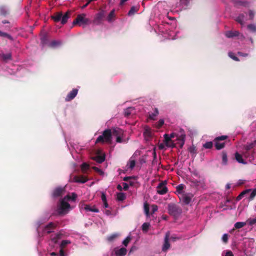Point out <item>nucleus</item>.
I'll list each match as a JSON object with an SVG mask.
<instances>
[{"mask_svg":"<svg viewBox=\"0 0 256 256\" xmlns=\"http://www.w3.org/2000/svg\"><path fill=\"white\" fill-rule=\"evenodd\" d=\"M138 10V8L137 6H133L131 8L130 10H129L128 12V15L129 16H132Z\"/></svg>","mask_w":256,"mask_h":256,"instance_id":"c85d7f7f","label":"nucleus"},{"mask_svg":"<svg viewBox=\"0 0 256 256\" xmlns=\"http://www.w3.org/2000/svg\"><path fill=\"white\" fill-rule=\"evenodd\" d=\"M114 17V10H112L108 16L107 20L109 22L112 21L113 18Z\"/></svg>","mask_w":256,"mask_h":256,"instance_id":"72a5a7b5","label":"nucleus"},{"mask_svg":"<svg viewBox=\"0 0 256 256\" xmlns=\"http://www.w3.org/2000/svg\"><path fill=\"white\" fill-rule=\"evenodd\" d=\"M6 14V10L4 8H0V14L5 15Z\"/></svg>","mask_w":256,"mask_h":256,"instance_id":"bf43d9fd","label":"nucleus"},{"mask_svg":"<svg viewBox=\"0 0 256 256\" xmlns=\"http://www.w3.org/2000/svg\"><path fill=\"white\" fill-rule=\"evenodd\" d=\"M175 138L177 140L176 144H178L180 148H182L185 142L186 134L184 130L182 129H180L178 132H172L170 134H164L166 146L168 147H174L175 146V144L172 139Z\"/></svg>","mask_w":256,"mask_h":256,"instance_id":"20e7f679","label":"nucleus"},{"mask_svg":"<svg viewBox=\"0 0 256 256\" xmlns=\"http://www.w3.org/2000/svg\"><path fill=\"white\" fill-rule=\"evenodd\" d=\"M105 16V12L104 10H101L99 12H98L94 20V23L96 24H100L102 18H104Z\"/></svg>","mask_w":256,"mask_h":256,"instance_id":"f8f14e48","label":"nucleus"},{"mask_svg":"<svg viewBox=\"0 0 256 256\" xmlns=\"http://www.w3.org/2000/svg\"><path fill=\"white\" fill-rule=\"evenodd\" d=\"M135 164H136V161H135L134 159L132 157L130 159V160H128V162L127 163L126 170H132L134 167Z\"/></svg>","mask_w":256,"mask_h":256,"instance_id":"aec40b11","label":"nucleus"},{"mask_svg":"<svg viewBox=\"0 0 256 256\" xmlns=\"http://www.w3.org/2000/svg\"><path fill=\"white\" fill-rule=\"evenodd\" d=\"M103 206L104 208H108V204L107 203L106 201L103 202Z\"/></svg>","mask_w":256,"mask_h":256,"instance_id":"774afa93","label":"nucleus"},{"mask_svg":"<svg viewBox=\"0 0 256 256\" xmlns=\"http://www.w3.org/2000/svg\"><path fill=\"white\" fill-rule=\"evenodd\" d=\"M196 179L194 177L192 176L188 180L190 185L194 188H198L202 186L204 184V180L203 178Z\"/></svg>","mask_w":256,"mask_h":256,"instance_id":"0eeeda50","label":"nucleus"},{"mask_svg":"<svg viewBox=\"0 0 256 256\" xmlns=\"http://www.w3.org/2000/svg\"><path fill=\"white\" fill-rule=\"evenodd\" d=\"M192 176L193 177H196V178H202V177H200V174H198V172L196 171H194L192 172Z\"/></svg>","mask_w":256,"mask_h":256,"instance_id":"864d4df0","label":"nucleus"},{"mask_svg":"<svg viewBox=\"0 0 256 256\" xmlns=\"http://www.w3.org/2000/svg\"><path fill=\"white\" fill-rule=\"evenodd\" d=\"M174 32H170V33L168 34V38L170 39V40H175L177 38L176 37V35H174Z\"/></svg>","mask_w":256,"mask_h":256,"instance_id":"49530a36","label":"nucleus"},{"mask_svg":"<svg viewBox=\"0 0 256 256\" xmlns=\"http://www.w3.org/2000/svg\"><path fill=\"white\" fill-rule=\"evenodd\" d=\"M246 222H236L234 224V227L236 228H240L246 225Z\"/></svg>","mask_w":256,"mask_h":256,"instance_id":"473e14b6","label":"nucleus"},{"mask_svg":"<svg viewBox=\"0 0 256 256\" xmlns=\"http://www.w3.org/2000/svg\"><path fill=\"white\" fill-rule=\"evenodd\" d=\"M56 226L55 224L53 222H50L48 224L43 230L44 234H49L52 232V230Z\"/></svg>","mask_w":256,"mask_h":256,"instance_id":"dca6fc26","label":"nucleus"},{"mask_svg":"<svg viewBox=\"0 0 256 256\" xmlns=\"http://www.w3.org/2000/svg\"><path fill=\"white\" fill-rule=\"evenodd\" d=\"M228 56L232 58V60H236V61H238V58L234 56V54L232 52H230L228 53Z\"/></svg>","mask_w":256,"mask_h":256,"instance_id":"de8ad7c7","label":"nucleus"},{"mask_svg":"<svg viewBox=\"0 0 256 256\" xmlns=\"http://www.w3.org/2000/svg\"><path fill=\"white\" fill-rule=\"evenodd\" d=\"M248 15H249V18L250 20H252V19H253V18L254 17V13L253 11L250 10Z\"/></svg>","mask_w":256,"mask_h":256,"instance_id":"052dcab7","label":"nucleus"},{"mask_svg":"<svg viewBox=\"0 0 256 256\" xmlns=\"http://www.w3.org/2000/svg\"><path fill=\"white\" fill-rule=\"evenodd\" d=\"M0 56L1 58L4 60H10L12 57V55H11L10 53H8L6 54H0Z\"/></svg>","mask_w":256,"mask_h":256,"instance_id":"c756f323","label":"nucleus"},{"mask_svg":"<svg viewBox=\"0 0 256 256\" xmlns=\"http://www.w3.org/2000/svg\"><path fill=\"white\" fill-rule=\"evenodd\" d=\"M77 198V194L74 192L69 194L62 199L58 206V212L60 214H65L74 208L70 204L74 202Z\"/></svg>","mask_w":256,"mask_h":256,"instance_id":"7ed1b4c3","label":"nucleus"},{"mask_svg":"<svg viewBox=\"0 0 256 256\" xmlns=\"http://www.w3.org/2000/svg\"><path fill=\"white\" fill-rule=\"evenodd\" d=\"M236 20L240 23L241 24H244L246 20V18L243 14L238 16L236 19Z\"/></svg>","mask_w":256,"mask_h":256,"instance_id":"bb28decb","label":"nucleus"},{"mask_svg":"<svg viewBox=\"0 0 256 256\" xmlns=\"http://www.w3.org/2000/svg\"><path fill=\"white\" fill-rule=\"evenodd\" d=\"M221 256H234V254L232 250H225L222 252Z\"/></svg>","mask_w":256,"mask_h":256,"instance_id":"cd10ccee","label":"nucleus"},{"mask_svg":"<svg viewBox=\"0 0 256 256\" xmlns=\"http://www.w3.org/2000/svg\"><path fill=\"white\" fill-rule=\"evenodd\" d=\"M124 132L120 128H116L112 130H105L102 134L96 140V142H107L110 143L112 137H116L117 142H125L124 140Z\"/></svg>","mask_w":256,"mask_h":256,"instance_id":"f03ea898","label":"nucleus"},{"mask_svg":"<svg viewBox=\"0 0 256 256\" xmlns=\"http://www.w3.org/2000/svg\"><path fill=\"white\" fill-rule=\"evenodd\" d=\"M250 192V190H246L243 191L238 196L239 198H240L241 197L243 196L246 193L249 192Z\"/></svg>","mask_w":256,"mask_h":256,"instance_id":"13d9d810","label":"nucleus"},{"mask_svg":"<svg viewBox=\"0 0 256 256\" xmlns=\"http://www.w3.org/2000/svg\"><path fill=\"white\" fill-rule=\"evenodd\" d=\"M46 38L44 36L42 37L41 38V42L42 44H45L46 43Z\"/></svg>","mask_w":256,"mask_h":256,"instance_id":"69168bd1","label":"nucleus"},{"mask_svg":"<svg viewBox=\"0 0 256 256\" xmlns=\"http://www.w3.org/2000/svg\"><path fill=\"white\" fill-rule=\"evenodd\" d=\"M61 44H62V42L58 40H53V41L51 42H50L48 44V46H50L51 48H57V47L59 46H60L61 45Z\"/></svg>","mask_w":256,"mask_h":256,"instance_id":"a878e982","label":"nucleus"},{"mask_svg":"<svg viewBox=\"0 0 256 256\" xmlns=\"http://www.w3.org/2000/svg\"><path fill=\"white\" fill-rule=\"evenodd\" d=\"M78 92V90L76 88L73 89L72 91H70L66 97V101H70L72 99H74L76 96L77 95Z\"/></svg>","mask_w":256,"mask_h":256,"instance_id":"ddd939ff","label":"nucleus"},{"mask_svg":"<svg viewBox=\"0 0 256 256\" xmlns=\"http://www.w3.org/2000/svg\"><path fill=\"white\" fill-rule=\"evenodd\" d=\"M60 238V234H54L52 236L49 243V245L52 250H48L45 256H64V253L62 250V248L70 244V242L69 240H63L61 243L60 244L58 240Z\"/></svg>","mask_w":256,"mask_h":256,"instance_id":"f257e3e1","label":"nucleus"},{"mask_svg":"<svg viewBox=\"0 0 256 256\" xmlns=\"http://www.w3.org/2000/svg\"><path fill=\"white\" fill-rule=\"evenodd\" d=\"M0 36H3V37H6L10 40L12 39V38L10 35H9L6 32H4L2 31H0Z\"/></svg>","mask_w":256,"mask_h":256,"instance_id":"09e8293b","label":"nucleus"},{"mask_svg":"<svg viewBox=\"0 0 256 256\" xmlns=\"http://www.w3.org/2000/svg\"><path fill=\"white\" fill-rule=\"evenodd\" d=\"M255 144H256L254 142H251L250 144H248L244 146V148L246 150V152H248L249 150L252 149L254 146Z\"/></svg>","mask_w":256,"mask_h":256,"instance_id":"4c0bfd02","label":"nucleus"},{"mask_svg":"<svg viewBox=\"0 0 256 256\" xmlns=\"http://www.w3.org/2000/svg\"><path fill=\"white\" fill-rule=\"evenodd\" d=\"M130 236H128L123 240L122 244L125 246H127V245L128 244V242H130Z\"/></svg>","mask_w":256,"mask_h":256,"instance_id":"603ef678","label":"nucleus"},{"mask_svg":"<svg viewBox=\"0 0 256 256\" xmlns=\"http://www.w3.org/2000/svg\"><path fill=\"white\" fill-rule=\"evenodd\" d=\"M164 124V120L163 119H160L156 124L155 126L156 128H160Z\"/></svg>","mask_w":256,"mask_h":256,"instance_id":"79ce46f5","label":"nucleus"},{"mask_svg":"<svg viewBox=\"0 0 256 256\" xmlns=\"http://www.w3.org/2000/svg\"><path fill=\"white\" fill-rule=\"evenodd\" d=\"M64 190V188H56L52 192L53 196L56 197L60 196L61 194H62Z\"/></svg>","mask_w":256,"mask_h":256,"instance_id":"393cba45","label":"nucleus"},{"mask_svg":"<svg viewBox=\"0 0 256 256\" xmlns=\"http://www.w3.org/2000/svg\"><path fill=\"white\" fill-rule=\"evenodd\" d=\"M144 211L146 216L148 217L150 216L149 206L146 202L144 204Z\"/></svg>","mask_w":256,"mask_h":256,"instance_id":"f704fd0d","label":"nucleus"},{"mask_svg":"<svg viewBox=\"0 0 256 256\" xmlns=\"http://www.w3.org/2000/svg\"><path fill=\"white\" fill-rule=\"evenodd\" d=\"M127 250L124 248H116L114 250V253L116 256H124Z\"/></svg>","mask_w":256,"mask_h":256,"instance_id":"f3484780","label":"nucleus"},{"mask_svg":"<svg viewBox=\"0 0 256 256\" xmlns=\"http://www.w3.org/2000/svg\"><path fill=\"white\" fill-rule=\"evenodd\" d=\"M126 198V196L124 193L120 192L117 194V199L119 201H122Z\"/></svg>","mask_w":256,"mask_h":256,"instance_id":"e433bc0d","label":"nucleus"},{"mask_svg":"<svg viewBox=\"0 0 256 256\" xmlns=\"http://www.w3.org/2000/svg\"><path fill=\"white\" fill-rule=\"evenodd\" d=\"M94 160H95L98 163H102L105 160L104 154L98 155L94 158Z\"/></svg>","mask_w":256,"mask_h":256,"instance_id":"b1692460","label":"nucleus"},{"mask_svg":"<svg viewBox=\"0 0 256 256\" xmlns=\"http://www.w3.org/2000/svg\"><path fill=\"white\" fill-rule=\"evenodd\" d=\"M239 32L238 31H227L225 33V36L228 38L238 36Z\"/></svg>","mask_w":256,"mask_h":256,"instance_id":"4be33fe9","label":"nucleus"},{"mask_svg":"<svg viewBox=\"0 0 256 256\" xmlns=\"http://www.w3.org/2000/svg\"><path fill=\"white\" fill-rule=\"evenodd\" d=\"M248 29L252 32H256V25L254 24H250L248 26Z\"/></svg>","mask_w":256,"mask_h":256,"instance_id":"a19ab883","label":"nucleus"},{"mask_svg":"<svg viewBox=\"0 0 256 256\" xmlns=\"http://www.w3.org/2000/svg\"><path fill=\"white\" fill-rule=\"evenodd\" d=\"M170 236V233L168 232L166 233L165 237H164V242L162 246V250L166 251L170 247V244L168 242V238Z\"/></svg>","mask_w":256,"mask_h":256,"instance_id":"4468645a","label":"nucleus"},{"mask_svg":"<svg viewBox=\"0 0 256 256\" xmlns=\"http://www.w3.org/2000/svg\"><path fill=\"white\" fill-rule=\"evenodd\" d=\"M166 181L160 182L158 186L157 192L160 194H164L166 193L168 188L166 186Z\"/></svg>","mask_w":256,"mask_h":256,"instance_id":"9b49d317","label":"nucleus"},{"mask_svg":"<svg viewBox=\"0 0 256 256\" xmlns=\"http://www.w3.org/2000/svg\"><path fill=\"white\" fill-rule=\"evenodd\" d=\"M243 156V154L242 155L238 152H236L234 154L235 159L238 163L246 164L247 162L242 158Z\"/></svg>","mask_w":256,"mask_h":256,"instance_id":"2eb2a0df","label":"nucleus"},{"mask_svg":"<svg viewBox=\"0 0 256 256\" xmlns=\"http://www.w3.org/2000/svg\"><path fill=\"white\" fill-rule=\"evenodd\" d=\"M184 185L183 184H180L178 185L176 188V192L178 194H181L182 192L183 189L184 188Z\"/></svg>","mask_w":256,"mask_h":256,"instance_id":"ea45409f","label":"nucleus"},{"mask_svg":"<svg viewBox=\"0 0 256 256\" xmlns=\"http://www.w3.org/2000/svg\"><path fill=\"white\" fill-rule=\"evenodd\" d=\"M69 14L68 12H66L64 14H63L62 12H58L53 15L52 18L54 22H58L60 21L61 23L64 24L67 22L69 18Z\"/></svg>","mask_w":256,"mask_h":256,"instance_id":"39448f33","label":"nucleus"},{"mask_svg":"<svg viewBox=\"0 0 256 256\" xmlns=\"http://www.w3.org/2000/svg\"><path fill=\"white\" fill-rule=\"evenodd\" d=\"M192 197V194H184L182 196V200L185 204H188L191 202Z\"/></svg>","mask_w":256,"mask_h":256,"instance_id":"412c9836","label":"nucleus"},{"mask_svg":"<svg viewBox=\"0 0 256 256\" xmlns=\"http://www.w3.org/2000/svg\"><path fill=\"white\" fill-rule=\"evenodd\" d=\"M134 109L132 107H130L124 110V114L125 116H128L133 111Z\"/></svg>","mask_w":256,"mask_h":256,"instance_id":"c9c22d12","label":"nucleus"},{"mask_svg":"<svg viewBox=\"0 0 256 256\" xmlns=\"http://www.w3.org/2000/svg\"><path fill=\"white\" fill-rule=\"evenodd\" d=\"M226 138L227 136H222L215 138V146L217 150H220L224 148V142H221L220 141L226 140Z\"/></svg>","mask_w":256,"mask_h":256,"instance_id":"1a4fd4ad","label":"nucleus"},{"mask_svg":"<svg viewBox=\"0 0 256 256\" xmlns=\"http://www.w3.org/2000/svg\"><path fill=\"white\" fill-rule=\"evenodd\" d=\"M101 199H102V202L106 201V196L105 194L103 192L102 193Z\"/></svg>","mask_w":256,"mask_h":256,"instance_id":"680f3d73","label":"nucleus"},{"mask_svg":"<svg viewBox=\"0 0 256 256\" xmlns=\"http://www.w3.org/2000/svg\"><path fill=\"white\" fill-rule=\"evenodd\" d=\"M92 168L95 170L97 172H98L100 174L102 175V176H103L104 175V172L101 170L99 168H97V167H96V166H94Z\"/></svg>","mask_w":256,"mask_h":256,"instance_id":"8fccbe9b","label":"nucleus"},{"mask_svg":"<svg viewBox=\"0 0 256 256\" xmlns=\"http://www.w3.org/2000/svg\"><path fill=\"white\" fill-rule=\"evenodd\" d=\"M150 224L149 223L144 222L142 225V229L144 231L146 232L150 226Z\"/></svg>","mask_w":256,"mask_h":256,"instance_id":"c03bdc74","label":"nucleus"},{"mask_svg":"<svg viewBox=\"0 0 256 256\" xmlns=\"http://www.w3.org/2000/svg\"><path fill=\"white\" fill-rule=\"evenodd\" d=\"M169 213L174 216H176L182 212V210L174 204H170L168 206Z\"/></svg>","mask_w":256,"mask_h":256,"instance_id":"6e6552de","label":"nucleus"},{"mask_svg":"<svg viewBox=\"0 0 256 256\" xmlns=\"http://www.w3.org/2000/svg\"><path fill=\"white\" fill-rule=\"evenodd\" d=\"M90 23L89 19L86 18V14H82L77 16L76 19L73 22V24H78L79 26H84Z\"/></svg>","mask_w":256,"mask_h":256,"instance_id":"423d86ee","label":"nucleus"},{"mask_svg":"<svg viewBox=\"0 0 256 256\" xmlns=\"http://www.w3.org/2000/svg\"><path fill=\"white\" fill-rule=\"evenodd\" d=\"M238 54L240 56H248L247 54L242 53V52H238Z\"/></svg>","mask_w":256,"mask_h":256,"instance_id":"0e129e2a","label":"nucleus"},{"mask_svg":"<svg viewBox=\"0 0 256 256\" xmlns=\"http://www.w3.org/2000/svg\"><path fill=\"white\" fill-rule=\"evenodd\" d=\"M158 110L157 108H155L154 112L150 114L149 117L152 120H154L156 118V117L158 115Z\"/></svg>","mask_w":256,"mask_h":256,"instance_id":"2f4dec72","label":"nucleus"},{"mask_svg":"<svg viewBox=\"0 0 256 256\" xmlns=\"http://www.w3.org/2000/svg\"><path fill=\"white\" fill-rule=\"evenodd\" d=\"M256 195V188L254 189L250 193V198H254Z\"/></svg>","mask_w":256,"mask_h":256,"instance_id":"e2e57ef3","label":"nucleus"},{"mask_svg":"<svg viewBox=\"0 0 256 256\" xmlns=\"http://www.w3.org/2000/svg\"><path fill=\"white\" fill-rule=\"evenodd\" d=\"M118 235L116 234H113L108 237L107 240L108 241H112L114 238H116Z\"/></svg>","mask_w":256,"mask_h":256,"instance_id":"4d7b16f0","label":"nucleus"},{"mask_svg":"<svg viewBox=\"0 0 256 256\" xmlns=\"http://www.w3.org/2000/svg\"><path fill=\"white\" fill-rule=\"evenodd\" d=\"M80 208L85 210L87 212H93L98 213L99 210L95 206H91L85 204H82L80 205Z\"/></svg>","mask_w":256,"mask_h":256,"instance_id":"9d476101","label":"nucleus"},{"mask_svg":"<svg viewBox=\"0 0 256 256\" xmlns=\"http://www.w3.org/2000/svg\"><path fill=\"white\" fill-rule=\"evenodd\" d=\"M152 210V213H154L156 212L158 210V207L156 204H152L151 206Z\"/></svg>","mask_w":256,"mask_h":256,"instance_id":"6e6d98bb","label":"nucleus"},{"mask_svg":"<svg viewBox=\"0 0 256 256\" xmlns=\"http://www.w3.org/2000/svg\"><path fill=\"white\" fill-rule=\"evenodd\" d=\"M123 185H124V190H127L128 188V184L126 183H124Z\"/></svg>","mask_w":256,"mask_h":256,"instance_id":"338daca9","label":"nucleus"},{"mask_svg":"<svg viewBox=\"0 0 256 256\" xmlns=\"http://www.w3.org/2000/svg\"><path fill=\"white\" fill-rule=\"evenodd\" d=\"M222 163H223V164H226V163H227L228 158H227L226 154V153H223L222 154Z\"/></svg>","mask_w":256,"mask_h":256,"instance_id":"3c124183","label":"nucleus"},{"mask_svg":"<svg viewBox=\"0 0 256 256\" xmlns=\"http://www.w3.org/2000/svg\"><path fill=\"white\" fill-rule=\"evenodd\" d=\"M212 146V142H208L204 144L203 146L206 148H210Z\"/></svg>","mask_w":256,"mask_h":256,"instance_id":"a18cd8bd","label":"nucleus"},{"mask_svg":"<svg viewBox=\"0 0 256 256\" xmlns=\"http://www.w3.org/2000/svg\"><path fill=\"white\" fill-rule=\"evenodd\" d=\"M74 182H76L84 183L88 180V178L84 176H76L74 178Z\"/></svg>","mask_w":256,"mask_h":256,"instance_id":"5701e85b","label":"nucleus"},{"mask_svg":"<svg viewBox=\"0 0 256 256\" xmlns=\"http://www.w3.org/2000/svg\"><path fill=\"white\" fill-rule=\"evenodd\" d=\"M152 132L151 128L148 126H145L144 128V136L146 140H148L152 136Z\"/></svg>","mask_w":256,"mask_h":256,"instance_id":"6ab92c4d","label":"nucleus"},{"mask_svg":"<svg viewBox=\"0 0 256 256\" xmlns=\"http://www.w3.org/2000/svg\"><path fill=\"white\" fill-rule=\"evenodd\" d=\"M228 234H223V236H222V240L224 242H226L228 240Z\"/></svg>","mask_w":256,"mask_h":256,"instance_id":"5fc2aeb1","label":"nucleus"},{"mask_svg":"<svg viewBox=\"0 0 256 256\" xmlns=\"http://www.w3.org/2000/svg\"><path fill=\"white\" fill-rule=\"evenodd\" d=\"M89 168V165L86 163H83L81 166L82 172H85Z\"/></svg>","mask_w":256,"mask_h":256,"instance_id":"58836bf2","label":"nucleus"},{"mask_svg":"<svg viewBox=\"0 0 256 256\" xmlns=\"http://www.w3.org/2000/svg\"><path fill=\"white\" fill-rule=\"evenodd\" d=\"M254 152H252L251 154L248 152H246L243 153L244 156L245 158H248L250 162L256 164L254 162Z\"/></svg>","mask_w":256,"mask_h":256,"instance_id":"a211bd4d","label":"nucleus"},{"mask_svg":"<svg viewBox=\"0 0 256 256\" xmlns=\"http://www.w3.org/2000/svg\"><path fill=\"white\" fill-rule=\"evenodd\" d=\"M246 222L250 225L253 226L256 224V218H248Z\"/></svg>","mask_w":256,"mask_h":256,"instance_id":"37998d69","label":"nucleus"},{"mask_svg":"<svg viewBox=\"0 0 256 256\" xmlns=\"http://www.w3.org/2000/svg\"><path fill=\"white\" fill-rule=\"evenodd\" d=\"M188 152H190L192 156H194L196 153V147L194 146H192L188 148Z\"/></svg>","mask_w":256,"mask_h":256,"instance_id":"7c9ffc66","label":"nucleus"}]
</instances>
